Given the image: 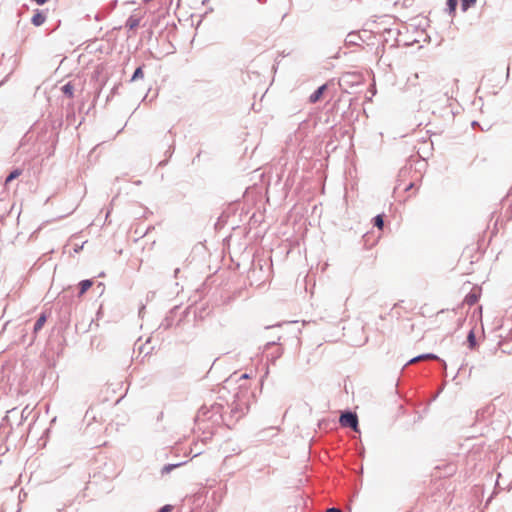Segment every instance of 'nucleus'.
<instances>
[{"label":"nucleus","instance_id":"4","mask_svg":"<svg viewBox=\"0 0 512 512\" xmlns=\"http://www.w3.org/2000/svg\"><path fill=\"white\" fill-rule=\"evenodd\" d=\"M93 285L92 280H83L79 283V297L83 296L87 290H89Z\"/></svg>","mask_w":512,"mask_h":512},{"label":"nucleus","instance_id":"9","mask_svg":"<svg viewBox=\"0 0 512 512\" xmlns=\"http://www.w3.org/2000/svg\"><path fill=\"white\" fill-rule=\"evenodd\" d=\"M428 359H437V356L434 354H423L420 356H417L409 361V364L416 363L421 360H428Z\"/></svg>","mask_w":512,"mask_h":512},{"label":"nucleus","instance_id":"14","mask_svg":"<svg viewBox=\"0 0 512 512\" xmlns=\"http://www.w3.org/2000/svg\"><path fill=\"white\" fill-rule=\"evenodd\" d=\"M374 225L376 227H378L379 229H382L383 226H384V222H383V216L382 215H377L375 218H374Z\"/></svg>","mask_w":512,"mask_h":512},{"label":"nucleus","instance_id":"10","mask_svg":"<svg viewBox=\"0 0 512 512\" xmlns=\"http://www.w3.org/2000/svg\"><path fill=\"white\" fill-rule=\"evenodd\" d=\"M21 174H22V170L21 169H15L14 171H12L7 176V178L5 180V185H8L11 181H13L14 179L18 178Z\"/></svg>","mask_w":512,"mask_h":512},{"label":"nucleus","instance_id":"8","mask_svg":"<svg viewBox=\"0 0 512 512\" xmlns=\"http://www.w3.org/2000/svg\"><path fill=\"white\" fill-rule=\"evenodd\" d=\"M62 92L67 95L69 98H72L74 95V86L71 82H68L61 88Z\"/></svg>","mask_w":512,"mask_h":512},{"label":"nucleus","instance_id":"16","mask_svg":"<svg viewBox=\"0 0 512 512\" xmlns=\"http://www.w3.org/2000/svg\"><path fill=\"white\" fill-rule=\"evenodd\" d=\"M402 309H403V307H402V302L396 303V304L394 305V307H393V311H394V313H395V314H397V315H400V312H401V310H402Z\"/></svg>","mask_w":512,"mask_h":512},{"label":"nucleus","instance_id":"7","mask_svg":"<svg viewBox=\"0 0 512 512\" xmlns=\"http://www.w3.org/2000/svg\"><path fill=\"white\" fill-rule=\"evenodd\" d=\"M45 15L38 12L36 13L33 17H32V23L35 25V26H40L42 25L44 22H45Z\"/></svg>","mask_w":512,"mask_h":512},{"label":"nucleus","instance_id":"2","mask_svg":"<svg viewBox=\"0 0 512 512\" xmlns=\"http://www.w3.org/2000/svg\"><path fill=\"white\" fill-rule=\"evenodd\" d=\"M340 423L342 426L351 427L355 431H357L358 427V419L355 414L345 413L340 417Z\"/></svg>","mask_w":512,"mask_h":512},{"label":"nucleus","instance_id":"19","mask_svg":"<svg viewBox=\"0 0 512 512\" xmlns=\"http://www.w3.org/2000/svg\"><path fill=\"white\" fill-rule=\"evenodd\" d=\"M326 512H342V511L337 508H329Z\"/></svg>","mask_w":512,"mask_h":512},{"label":"nucleus","instance_id":"12","mask_svg":"<svg viewBox=\"0 0 512 512\" xmlns=\"http://www.w3.org/2000/svg\"><path fill=\"white\" fill-rule=\"evenodd\" d=\"M461 8L463 11H466L469 7L473 6L476 3V0H460Z\"/></svg>","mask_w":512,"mask_h":512},{"label":"nucleus","instance_id":"17","mask_svg":"<svg viewBox=\"0 0 512 512\" xmlns=\"http://www.w3.org/2000/svg\"><path fill=\"white\" fill-rule=\"evenodd\" d=\"M177 466H179V464H177V465H167V466H165V467L163 468V472L168 473V472H170L173 468H175V467H177Z\"/></svg>","mask_w":512,"mask_h":512},{"label":"nucleus","instance_id":"3","mask_svg":"<svg viewBox=\"0 0 512 512\" xmlns=\"http://www.w3.org/2000/svg\"><path fill=\"white\" fill-rule=\"evenodd\" d=\"M326 85H322L320 86L309 98L310 102L311 103H316L317 101H319L324 93V91L326 90Z\"/></svg>","mask_w":512,"mask_h":512},{"label":"nucleus","instance_id":"1","mask_svg":"<svg viewBox=\"0 0 512 512\" xmlns=\"http://www.w3.org/2000/svg\"><path fill=\"white\" fill-rule=\"evenodd\" d=\"M437 327L447 331H457L463 325V318L459 316L456 310H442L437 313Z\"/></svg>","mask_w":512,"mask_h":512},{"label":"nucleus","instance_id":"5","mask_svg":"<svg viewBox=\"0 0 512 512\" xmlns=\"http://www.w3.org/2000/svg\"><path fill=\"white\" fill-rule=\"evenodd\" d=\"M46 320H47L46 315L44 313L41 314L34 325V333H37L38 331H40L42 329V327L46 323Z\"/></svg>","mask_w":512,"mask_h":512},{"label":"nucleus","instance_id":"18","mask_svg":"<svg viewBox=\"0 0 512 512\" xmlns=\"http://www.w3.org/2000/svg\"><path fill=\"white\" fill-rule=\"evenodd\" d=\"M159 512H172V506L166 505L162 507Z\"/></svg>","mask_w":512,"mask_h":512},{"label":"nucleus","instance_id":"15","mask_svg":"<svg viewBox=\"0 0 512 512\" xmlns=\"http://www.w3.org/2000/svg\"><path fill=\"white\" fill-rule=\"evenodd\" d=\"M143 76H144V74H143V70H142V68H141V67H138V68L135 70V72H134V74H133V76H132V80L141 79V78H143Z\"/></svg>","mask_w":512,"mask_h":512},{"label":"nucleus","instance_id":"6","mask_svg":"<svg viewBox=\"0 0 512 512\" xmlns=\"http://www.w3.org/2000/svg\"><path fill=\"white\" fill-rule=\"evenodd\" d=\"M479 299V295L476 294V293H469L466 295L465 299H464V302L469 305V306H473L474 304H476V302L478 301Z\"/></svg>","mask_w":512,"mask_h":512},{"label":"nucleus","instance_id":"13","mask_svg":"<svg viewBox=\"0 0 512 512\" xmlns=\"http://www.w3.org/2000/svg\"><path fill=\"white\" fill-rule=\"evenodd\" d=\"M467 340L469 342L470 348L473 349L476 346V339H475V333L474 331H470L467 337Z\"/></svg>","mask_w":512,"mask_h":512},{"label":"nucleus","instance_id":"11","mask_svg":"<svg viewBox=\"0 0 512 512\" xmlns=\"http://www.w3.org/2000/svg\"><path fill=\"white\" fill-rule=\"evenodd\" d=\"M457 4H458V0H448L447 1V5H448L450 14H452V15L455 14Z\"/></svg>","mask_w":512,"mask_h":512}]
</instances>
